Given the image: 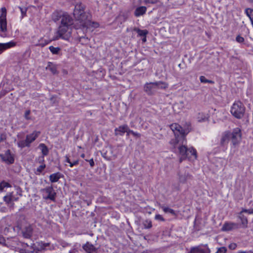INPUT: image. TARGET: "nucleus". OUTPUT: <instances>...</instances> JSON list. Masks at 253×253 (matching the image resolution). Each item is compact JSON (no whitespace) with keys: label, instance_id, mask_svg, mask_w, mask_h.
Wrapping results in <instances>:
<instances>
[{"label":"nucleus","instance_id":"nucleus-1","mask_svg":"<svg viewBox=\"0 0 253 253\" xmlns=\"http://www.w3.org/2000/svg\"><path fill=\"white\" fill-rule=\"evenodd\" d=\"M85 6L82 2L77 3L74 7L73 15L76 21L80 23L79 26L75 25V29H87L91 24V15L85 11Z\"/></svg>","mask_w":253,"mask_h":253},{"label":"nucleus","instance_id":"nucleus-2","mask_svg":"<svg viewBox=\"0 0 253 253\" xmlns=\"http://www.w3.org/2000/svg\"><path fill=\"white\" fill-rule=\"evenodd\" d=\"M170 128L173 132L175 136V139L171 140L170 142V144H173L174 147L179 141L178 137L179 135L183 139H184L185 136L191 130L190 125H188L186 128H182L179 125L176 123L171 124L170 126Z\"/></svg>","mask_w":253,"mask_h":253},{"label":"nucleus","instance_id":"nucleus-3","mask_svg":"<svg viewBox=\"0 0 253 253\" xmlns=\"http://www.w3.org/2000/svg\"><path fill=\"white\" fill-rule=\"evenodd\" d=\"M178 150L179 154L181 155L180 162L183 159L191 158L192 156H194L195 159L197 157V151L192 147L188 148L185 145H181L178 147Z\"/></svg>","mask_w":253,"mask_h":253},{"label":"nucleus","instance_id":"nucleus-4","mask_svg":"<svg viewBox=\"0 0 253 253\" xmlns=\"http://www.w3.org/2000/svg\"><path fill=\"white\" fill-rule=\"evenodd\" d=\"M230 111L234 117L240 119L244 116L245 107L240 101H238L234 103Z\"/></svg>","mask_w":253,"mask_h":253},{"label":"nucleus","instance_id":"nucleus-5","mask_svg":"<svg viewBox=\"0 0 253 253\" xmlns=\"http://www.w3.org/2000/svg\"><path fill=\"white\" fill-rule=\"evenodd\" d=\"M40 192L43 199L45 200H50L53 202L55 201L56 193L52 185L41 189Z\"/></svg>","mask_w":253,"mask_h":253},{"label":"nucleus","instance_id":"nucleus-6","mask_svg":"<svg viewBox=\"0 0 253 253\" xmlns=\"http://www.w3.org/2000/svg\"><path fill=\"white\" fill-rule=\"evenodd\" d=\"M69 28V27H67V26L60 25L53 40H57L59 39L69 40L71 37L70 32L68 31Z\"/></svg>","mask_w":253,"mask_h":253},{"label":"nucleus","instance_id":"nucleus-7","mask_svg":"<svg viewBox=\"0 0 253 253\" xmlns=\"http://www.w3.org/2000/svg\"><path fill=\"white\" fill-rule=\"evenodd\" d=\"M178 182L179 183H186L189 180L192 179V175L186 169H183L180 170L178 173Z\"/></svg>","mask_w":253,"mask_h":253},{"label":"nucleus","instance_id":"nucleus-8","mask_svg":"<svg viewBox=\"0 0 253 253\" xmlns=\"http://www.w3.org/2000/svg\"><path fill=\"white\" fill-rule=\"evenodd\" d=\"M0 158L7 165H10L14 163V155L9 149L5 151L4 154H0Z\"/></svg>","mask_w":253,"mask_h":253},{"label":"nucleus","instance_id":"nucleus-9","mask_svg":"<svg viewBox=\"0 0 253 253\" xmlns=\"http://www.w3.org/2000/svg\"><path fill=\"white\" fill-rule=\"evenodd\" d=\"M1 14L0 15V29L2 33L7 31V22H6V9L5 7H2L0 9Z\"/></svg>","mask_w":253,"mask_h":253},{"label":"nucleus","instance_id":"nucleus-10","mask_svg":"<svg viewBox=\"0 0 253 253\" xmlns=\"http://www.w3.org/2000/svg\"><path fill=\"white\" fill-rule=\"evenodd\" d=\"M230 138L232 139V143L235 145L239 139L241 138V130L239 128L234 129L232 132H227Z\"/></svg>","mask_w":253,"mask_h":253},{"label":"nucleus","instance_id":"nucleus-11","mask_svg":"<svg viewBox=\"0 0 253 253\" xmlns=\"http://www.w3.org/2000/svg\"><path fill=\"white\" fill-rule=\"evenodd\" d=\"M144 91L148 95H154L157 91L154 82L147 83L144 86Z\"/></svg>","mask_w":253,"mask_h":253},{"label":"nucleus","instance_id":"nucleus-12","mask_svg":"<svg viewBox=\"0 0 253 253\" xmlns=\"http://www.w3.org/2000/svg\"><path fill=\"white\" fill-rule=\"evenodd\" d=\"M240 228L239 223L232 222H226L224 223L222 227V230L223 231H229L234 229H237Z\"/></svg>","mask_w":253,"mask_h":253},{"label":"nucleus","instance_id":"nucleus-13","mask_svg":"<svg viewBox=\"0 0 253 253\" xmlns=\"http://www.w3.org/2000/svg\"><path fill=\"white\" fill-rule=\"evenodd\" d=\"M211 251L206 245L204 247L197 246L191 249L189 253H210Z\"/></svg>","mask_w":253,"mask_h":253},{"label":"nucleus","instance_id":"nucleus-14","mask_svg":"<svg viewBox=\"0 0 253 253\" xmlns=\"http://www.w3.org/2000/svg\"><path fill=\"white\" fill-rule=\"evenodd\" d=\"M73 24L72 18L67 13H63L61 18V25L62 26H71Z\"/></svg>","mask_w":253,"mask_h":253},{"label":"nucleus","instance_id":"nucleus-15","mask_svg":"<svg viewBox=\"0 0 253 253\" xmlns=\"http://www.w3.org/2000/svg\"><path fill=\"white\" fill-rule=\"evenodd\" d=\"M41 132L39 131H34L32 133L27 135L26 137V142L28 144L29 146H31V144L34 142L37 137H39Z\"/></svg>","mask_w":253,"mask_h":253},{"label":"nucleus","instance_id":"nucleus-16","mask_svg":"<svg viewBox=\"0 0 253 253\" xmlns=\"http://www.w3.org/2000/svg\"><path fill=\"white\" fill-rule=\"evenodd\" d=\"M82 248L87 253H97L98 252V249L89 242L83 245Z\"/></svg>","mask_w":253,"mask_h":253},{"label":"nucleus","instance_id":"nucleus-17","mask_svg":"<svg viewBox=\"0 0 253 253\" xmlns=\"http://www.w3.org/2000/svg\"><path fill=\"white\" fill-rule=\"evenodd\" d=\"M243 213L241 211L238 213L237 217L241 221L240 224H239L240 228H246L248 227V220L247 217L244 215Z\"/></svg>","mask_w":253,"mask_h":253},{"label":"nucleus","instance_id":"nucleus-18","mask_svg":"<svg viewBox=\"0 0 253 253\" xmlns=\"http://www.w3.org/2000/svg\"><path fill=\"white\" fill-rule=\"evenodd\" d=\"M127 125H124L119 126L115 129V134L116 135H120L122 136L126 132L127 129Z\"/></svg>","mask_w":253,"mask_h":253},{"label":"nucleus","instance_id":"nucleus-19","mask_svg":"<svg viewBox=\"0 0 253 253\" xmlns=\"http://www.w3.org/2000/svg\"><path fill=\"white\" fill-rule=\"evenodd\" d=\"M147 10V8L144 6H141L137 7L134 12L135 16L138 17L144 15Z\"/></svg>","mask_w":253,"mask_h":253},{"label":"nucleus","instance_id":"nucleus-20","mask_svg":"<svg viewBox=\"0 0 253 253\" xmlns=\"http://www.w3.org/2000/svg\"><path fill=\"white\" fill-rule=\"evenodd\" d=\"M23 235L26 238H30L33 234V228L31 225L26 226L23 229Z\"/></svg>","mask_w":253,"mask_h":253},{"label":"nucleus","instance_id":"nucleus-21","mask_svg":"<svg viewBox=\"0 0 253 253\" xmlns=\"http://www.w3.org/2000/svg\"><path fill=\"white\" fill-rule=\"evenodd\" d=\"M16 45V42L12 41L8 42L1 43H0V49L6 50L11 47H14Z\"/></svg>","mask_w":253,"mask_h":253},{"label":"nucleus","instance_id":"nucleus-22","mask_svg":"<svg viewBox=\"0 0 253 253\" xmlns=\"http://www.w3.org/2000/svg\"><path fill=\"white\" fill-rule=\"evenodd\" d=\"M62 176V174L59 172L54 173L49 175V180L52 183L56 182Z\"/></svg>","mask_w":253,"mask_h":253},{"label":"nucleus","instance_id":"nucleus-23","mask_svg":"<svg viewBox=\"0 0 253 253\" xmlns=\"http://www.w3.org/2000/svg\"><path fill=\"white\" fill-rule=\"evenodd\" d=\"M3 201L8 205L10 208H13L14 204L12 202L11 196L10 193L3 197Z\"/></svg>","mask_w":253,"mask_h":253},{"label":"nucleus","instance_id":"nucleus-24","mask_svg":"<svg viewBox=\"0 0 253 253\" xmlns=\"http://www.w3.org/2000/svg\"><path fill=\"white\" fill-rule=\"evenodd\" d=\"M46 70L50 71L53 74H56L58 73L56 65L50 62L48 63V65L46 67Z\"/></svg>","mask_w":253,"mask_h":253},{"label":"nucleus","instance_id":"nucleus-25","mask_svg":"<svg viewBox=\"0 0 253 253\" xmlns=\"http://www.w3.org/2000/svg\"><path fill=\"white\" fill-rule=\"evenodd\" d=\"M155 84L156 90H157L159 89H165L168 88V84L165 82H163L162 81H159V82H155Z\"/></svg>","mask_w":253,"mask_h":253},{"label":"nucleus","instance_id":"nucleus-26","mask_svg":"<svg viewBox=\"0 0 253 253\" xmlns=\"http://www.w3.org/2000/svg\"><path fill=\"white\" fill-rule=\"evenodd\" d=\"M230 137L227 132H225L221 137L220 140V145L224 146L227 144L230 139Z\"/></svg>","mask_w":253,"mask_h":253},{"label":"nucleus","instance_id":"nucleus-27","mask_svg":"<svg viewBox=\"0 0 253 253\" xmlns=\"http://www.w3.org/2000/svg\"><path fill=\"white\" fill-rule=\"evenodd\" d=\"M63 15V13H62L61 12L59 11H54L51 16V18L53 21L55 22H56L58 21L61 18H62V17Z\"/></svg>","mask_w":253,"mask_h":253},{"label":"nucleus","instance_id":"nucleus-28","mask_svg":"<svg viewBox=\"0 0 253 253\" xmlns=\"http://www.w3.org/2000/svg\"><path fill=\"white\" fill-rule=\"evenodd\" d=\"M128 18V13L126 12H123L119 14L117 17V19L118 21L122 24Z\"/></svg>","mask_w":253,"mask_h":253},{"label":"nucleus","instance_id":"nucleus-29","mask_svg":"<svg viewBox=\"0 0 253 253\" xmlns=\"http://www.w3.org/2000/svg\"><path fill=\"white\" fill-rule=\"evenodd\" d=\"M39 147L41 149L42 156H45L48 154L49 150L47 147L43 143H41Z\"/></svg>","mask_w":253,"mask_h":253},{"label":"nucleus","instance_id":"nucleus-30","mask_svg":"<svg viewBox=\"0 0 253 253\" xmlns=\"http://www.w3.org/2000/svg\"><path fill=\"white\" fill-rule=\"evenodd\" d=\"M133 31L136 32L140 37H146V35L148 34V31L146 30H143L135 28L133 29Z\"/></svg>","mask_w":253,"mask_h":253},{"label":"nucleus","instance_id":"nucleus-31","mask_svg":"<svg viewBox=\"0 0 253 253\" xmlns=\"http://www.w3.org/2000/svg\"><path fill=\"white\" fill-rule=\"evenodd\" d=\"M38 245L40 247L37 249V250L38 251H42L44 250L46 247H49L50 244L49 243H43L41 242L39 243Z\"/></svg>","mask_w":253,"mask_h":253},{"label":"nucleus","instance_id":"nucleus-32","mask_svg":"<svg viewBox=\"0 0 253 253\" xmlns=\"http://www.w3.org/2000/svg\"><path fill=\"white\" fill-rule=\"evenodd\" d=\"M51 41V40H45L43 39H41L39 41V43L37 44V45L40 46L41 47H43L45 45L48 44Z\"/></svg>","mask_w":253,"mask_h":253},{"label":"nucleus","instance_id":"nucleus-33","mask_svg":"<svg viewBox=\"0 0 253 253\" xmlns=\"http://www.w3.org/2000/svg\"><path fill=\"white\" fill-rule=\"evenodd\" d=\"M11 187V185L7 182L4 180L0 182V191H2L4 188H8Z\"/></svg>","mask_w":253,"mask_h":253},{"label":"nucleus","instance_id":"nucleus-34","mask_svg":"<svg viewBox=\"0 0 253 253\" xmlns=\"http://www.w3.org/2000/svg\"><path fill=\"white\" fill-rule=\"evenodd\" d=\"M246 15L249 17L251 21L253 20V9L247 8L245 10Z\"/></svg>","mask_w":253,"mask_h":253},{"label":"nucleus","instance_id":"nucleus-35","mask_svg":"<svg viewBox=\"0 0 253 253\" xmlns=\"http://www.w3.org/2000/svg\"><path fill=\"white\" fill-rule=\"evenodd\" d=\"M49 49L53 54H58L61 49L59 47H55L53 46H50Z\"/></svg>","mask_w":253,"mask_h":253},{"label":"nucleus","instance_id":"nucleus-36","mask_svg":"<svg viewBox=\"0 0 253 253\" xmlns=\"http://www.w3.org/2000/svg\"><path fill=\"white\" fill-rule=\"evenodd\" d=\"M17 145L18 147L21 148H23L25 147H29V145L26 142V139L24 140H20L18 141L17 142Z\"/></svg>","mask_w":253,"mask_h":253},{"label":"nucleus","instance_id":"nucleus-37","mask_svg":"<svg viewBox=\"0 0 253 253\" xmlns=\"http://www.w3.org/2000/svg\"><path fill=\"white\" fill-rule=\"evenodd\" d=\"M162 208L163 211L166 213H170L172 215L175 214V211L173 210H172L169 208L162 206Z\"/></svg>","mask_w":253,"mask_h":253},{"label":"nucleus","instance_id":"nucleus-38","mask_svg":"<svg viewBox=\"0 0 253 253\" xmlns=\"http://www.w3.org/2000/svg\"><path fill=\"white\" fill-rule=\"evenodd\" d=\"M200 80L202 83H209L211 84H213L214 83V81L207 79L204 76H201L200 77Z\"/></svg>","mask_w":253,"mask_h":253},{"label":"nucleus","instance_id":"nucleus-39","mask_svg":"<svg viewBox=\"0 0 253 253\" xmlns=\"http://www.w3.org/2000/svg\"><path fill=\"white\" fill-rule=\"evenodd\" d=\"M143 225L145 229L151 228L152 226V222L148 219L145 220L143 223Z\"/></svg>","mask_w":253,"mask_h":253},{"label":"nucleus","instance_id":"nucleus-40","mask_svg":"<svg viewBox=\"0 0 253 253\" xmlns=\"http://www.w3.org/2000/svg\"><path fill=\"white\" fill-rule=\"evenodd\" d=\"M197 119L199 122H204L207 119L206 115L203 113H199L197 116Z\"/></svg>","mask_w":253,"mask_h":253},{"label":"nucleus","instance_id":"nucleus-41","mask_svg":"<svg viewBox=\"0 0 253 253\" xmlns=\"http://www.w3.org/2000/svg\"><path fill=\"white\" fill-rule=\"evenodd\" d=\"M159 1V0H144L143 2L147 5L149 6L151 4H156Z\"/></svg>","mask_w":253,"mask_h":253},{"label":"nucleus","instance_id":"nucleus-42","mask_svg":"<svg viewBox=\"0 0 253 253\" xmlns=\"http://www.w3.org/2000/svg\"><path fill=\"white\" fill-rule=\"evenodd\" d=\"M66 162L70 164V167H73L74 166H76L79 164V161L76 160L74 162H71L69 158L67 157H66Z\"/></svg>","mask_w":253,"mask_h":253},{"label":"nucleus","instance_id":"nucleus-43","mask_svg":"<svg viewBox=\"0 0 253 253\" xmlns=\"http://www.w3.org/2000/svg\"><path fill=\"white\" fill-rule=\"evenodd\" d=\"M45 168V165L42 164L40 165L36 170V174H40Z\"/></svg>","mask_w":253,"mask_h":253},{"label":"nucleus","instance_id":"nucleus-44","mask_svg":"<svg viewBox=\"0 0 253 253\" xmlns=\"http://www.w3.org/2000/svg\"><path fill=\"white\" fill-rule=\"evenodd\" d=\"M227 249L225 247H221L217 249L216 253H226Z\"/></svg>","mask_w":253,"mask_h":253},{"label":"nucleus","instance_id":"nucleus-45","mask_svg":"<svg viewBox=\"0 0 253 253\" xmlns=\"http://www.w3.org/2000/svg\"><path fill=\"white\" fill-rule=\"evenodd\" d=\"M19 8L20 9L21 13L22 18H23L24 16H26L27 8H23L21 7H19Z\"/></svg>","mask_w":253,"mask_h":253},{"label":"nucleus","instance_id":"nucleus-46","mask_svg":"<svg viewBox=\"0 0 253 253\" xmlns=\"http://www.w3.org/2000/svg\"><path fill=\"white\" fill-rule=\"evenodd\" d=\"M236 41L239 43H243L244 42V38L238 35L236 38Z\"/></svg>","mask_w":253,"mask_h":253},{"label":"nucleus","instance_id":"nucleus-47","mask_svg":"<svg viewBox=\"0 0 253 253\" xmlns=\"http://www.w3.org/2000/svg\"><path fill=\"white\" fill-rule=\"evenodd\" d=\"M242 212L248 213V214H253V209H242Z\"/></svg>","mask_w":253,"mask_h":253},{"label":"nucleus","instance_id":"nucleus-48","mask_svg":"<svg viewBox=\"0 0 253 253\" xmlns=\"http://www.w3.org/2000/svg\"><path fill=\"white\" fill-rule=\"evenodd\" d=\"M155 219L162 221H164L165 220L164 217L160 214H156L155 216Z\"/></svg>","mask_w":253,"mask_h":253},{"label":"nucleus","instance_id":"nucleus-49","mask_svg":"<svg viewBox=\"0 0 253 253\" xmlns=\"http://www.w3.org/2000/svg\"><path fill=\"white\" fill-rule=\"evenodd\" d=\"M30 113H31L30 110H28L26 111L25 114H24V117L26 120H30V118L29 117Z\"/></svg>","mask_w":253,"mask_h":253},{"label":"nucleus","instance_id":"nucleus-50","mask_svg":"<svg viewBox=\"0 0 253 253\" xmlns=\"http://www.w3.org/2000/svg\"><path fill=\"white\" fill-rule=\"evenodd\" d=\"M85 161L89 162V165L91 168H92L94 166V162L93 158H91L90 160L85 159Z\"/></svg>","mask_w":253,"mask_h":253},{"label":"nucleus","instance_id":"nucleus-51","mask_svg":"<svg viewBox=\"0 0 253 253\" xmlns=\"http://www.w3.org/2000/svg\"><path fill=\"white\" fill-rule=\"evenodd\" d=\"M237 247V245L235 243H231L229 245V248L230 250H235Z\"/></svg>","mask_w":253,"mask_h":253},{"label":"nucleus","instance_id":"nucleus-52","mask_svg":"<svg viewBox=\"0 0 253 253\" xmlns=\"http://www.w3.org/2000/svg\"><path fill=\"white\" fill-rule=\"evenodd\" d=\"M11 194V200H12V202H13V201H17L18 200V197H16L13 194V192H10V193Z\"/></svg>","mask_w":253,"mask_h":253},{"label":"nucleus","instance_id":"nucleus-53","mask_svg":"<svg viewBox=\"0 0 253 253\" xmlns=\"http://www.w3.org/2000/svg\"><path fill=\"white\" fill-rule=\"evenodd\" d=\"M44 157L43 156H40L38 158V161L40 163H43L44 161Z\"/></svg>","mask_w":253,"mask_h":253},{"label":"nucleus","instance_id":"nucleus-54","mask_svg":"<svg viewBox=\"0 0 253 253\" xmlns=\"http://www.w3.org/2000/svg\"><path fill=\"white\" fill-rule=\"evenodd\" d=\"M131 131H133L132 130H130L127 126V129H126V135L128 136L129 135V134H131Z\"/></svg>","mask_w":253,"mask_h":253},{"label":"nucleus","instance_id":"nucleus-55","mask_svg":"<svg viewBox=\"0 0 253 253\" xmlns=\"http://www.w3.org/2000/svg\"><path fill=\"white\" fill-rule=\"evenodd\" d=\"M131 134H132L134 136H136L138 137H140L141 135L140 133L134 131H131Z\"/></svg>","mask_w":253,"mask_h":253},{"label":"nucleus","instance_id":"nucleus-56","mask_svg":"<svg viewBox=\"0 0 253 253\" xmlns=\"http://www.w3.org/2000/svg\"><path fill=\"white\" fill-rule=\"evenodd\" d=\"M60 245L63 247H66V246H67L69 244L65 242H62L60 244Z\"/></svg>","mask_w":253,"mask_h":253},{"label":"nucleus","instance_id":"nucleus-57","mask_svg":"<svg viewBox=\"0 0 253 253\" xmlns=\"http://www.w3.org/2000/svg\"><path fill=\"white\" fill-rule=\"evenodd\" d=\"M102 156L107 160H110V159L107 156L106 153H104L102 155Z\"/></svg>","mask_w":253,"mask_h":253},{"label":"nucleus","instance_id":"nucleus-58","mask_svg":"<svg viewBox=\"0 0 253 253\" xmlns=\"http://www.w3.org/2000/svg\"><path fill=\"white\" fill-rule=\"evenodd\" d=\"M20 252V253H30L29 252H28L26 250H23V249L21 250Z\"/></svg>","mask_w":253,"mask_h":253},{"label":"nucleus","instance_id":"nucleus-59","mask_svg":"<svg viewBox=\"0 0 253 253\" xmlns=\"http://www.w3.org/2000/svg\"><path fill=\"white\" fill-rule=\"evenodd\" d=\"M174 189L176 191H179L180 190V188H179V186H175L174 188Z\"/></svg>","mask_w":253,"mask_h":253},{"label":"nucleus","instance_id":"nucleus-60","mask_svg":"<svg viewBox=\"0 0 253 253\" xmlns=\"http://www.w3.org/2000/svg\"><path fill=\"white\" fill-rule=\"evenodd\" d=\"M81 157L82 158H84L85 157V154H82L81 155Z\"/></svg>","mask_w":253,"mask_h":253},{"label":"nucleus","instance_id":"nucleus-61","mask_svg":"<svg viewBox=\"0 0 253 253\" xmlns=\"http://www.w3.org/2000/svg\"><path fill=\"white\" fill-rule=\"evenodd\" d=\"M142 41H143V42L146 41V37H144V38L143 39Z\"/></svg>","mask_w":253,"mask_h":253},{"label":"nucleus","instance_id":"nucleus-62","mask_svg":"<svg viewBox=\"0 0 253 253\" xmlns=\"http://www.w3.org/2000/svg\"><path fill=\"white\" fill-rule=\"evenodd\" d=\"M93 24L95 25L94 26H95V27H96V26H97V25H98V23H94V22H93Z\"/></svg>","mask_w":253,"mask_h":253},{"label":"nucleus","instance_id":"nucleus-63","mask_svg":"<svg viewBox=\"0 0 253 253\" xmlns=\"http://www.w3.org/2000/svg\"><path fill=\"white\" fill-rule=\"evenodd\" d=\"M238 253H246V252H242H242H239Z\"/></svg>","mask_w":253,"mask_h":253},{"label":"nucleus","instance_id":"nucleus-64","mask_svg":"<svg viewBox=\"0 0 253 253\" xmlns=\"http://www.w3.org/2000/svg\"><path fill=\"white\" fill-rule=\"evenodd\" d=\"M251 22L252 25L253 27V21H251Z\"/></svg>","mask_w":253,"mask_h":253}]
</instances>
